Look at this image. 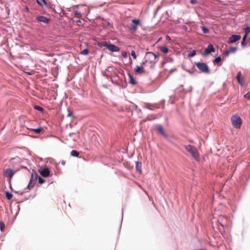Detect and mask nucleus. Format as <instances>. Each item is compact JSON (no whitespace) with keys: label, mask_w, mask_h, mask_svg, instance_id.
<instances>
[{"label":"nucleus","mask_w":250,"mask_h":250,"mask_svg":"<svg viewBox=\"0 0 250 250\" xmlns=\"http://www.w3.org/2000/svg\"><path fill=\"white\" fill-rule=\"evenodd\" d=\"M144 59L142 64L145 65L146 67V69L148 70L154 68L159 60V56L151 52H147L146 53Z\"/></svg>","instance_id":"nucleus-1"},{"label":"nucleus","mask_w":250,"mask_h":250,"mask_svg":"<svg viewBox=\"0 0 250 250\" xmlns=\"http://www.w3.org/2000/svg\"><path fill=\"white\" fill-rule=\"evenodd\" d=\"M184 147L186 150L190 153L195 161L198 162L200 161V154L197 148L195 146L191 145H185Z\"/></svg>","instance_id":"nucleus-2"},{"label":"nucleus","mask_w":250,"mask_h":250,"mask_svg":"<svg viewBox=\"0 0 250 250\" xmlns=\"http://www.w3.org/2000/svg\"><path fill=\"white\" fill-rule=\"evenodd\" d=\"M231 121L233 126L236 128H240L242 125V120L237 115H233L231 118Z\"/></svg>","instance_id":"nucleus-3"},{"label":"nucleus","mask_w":250,"mask_h":250,"mask_svg":"<svg viewBox=\"0 0 250 250\" xmlns=\"http://www.w3.org/2000/svg\"><path fill=\"white\" fill-rule=\"evenodd\" d=\"M196 65L198 69L205 73H209V69L207 64L204 62H198L196 63Z\"/></svg>","instance_id":"nucleus-4"},{"label":"nucleus","mask_w":250,"mask_h":250,"mask_svg":"<svg viewBox=\"0 0 250 250\" xmlns=\"http://www.w3.org/2000/svg\"><path fill=\"white\" fill-rule=\"evenodd\" d=\"M38 178V175L37 173L35 172L34 173H32L31 174V178L28 184V186L27 187V188L29 190H30L33 187L35 186L37 180Z\"/></svg>","instance_id":"nucleus-5"},{"label":"nucleus","mask_w":250,"mask_h":250,"mask_svg":"<svg viewBox=\"0 0 250 250\" xmlns=\"http://www.w3.org/2000/svg\"><path fill=\"white\" fill-rule=\"evenodd\" d=\"M102 46L105 47L107 49L112 52H118L120 51V48L114 44H108L106 42H102Z\"/></svg>","instance_id":"nucleus-6"},{"label":"nucleus","mask_w":250,"mask_h":250,"mask_svg":"<svg viewBox=\"0 0 250 250\" xmlns=\"http://www.w3.org/2000/svg\"><path fill=\"white\" fill-rule=\"evenodd\" d=\"M36 20L38 22H42L45 24H48L49 23L51 19L50 18H48L45 16H37L36 17Z\"/></svg>","instance_id":"nucleus-7"},{"label":"nucleus","mask_w":250,"mask_h":250,"mask_svg":"<svg viewBox=\"0 0 250 250\" xmlns=\"http://www.w3.org/2000/svg\"><path fill=\"white\" fill-rule=\"evenodd\" d=\"M146 67L145 65L142 64V62L140 66H136L135 68V71L137 74H144L146 73Z\"/></svg>","instance_id":"nucleus-8"},{"label":"nucleus","mask_w":250,"mask_h":250,"mask_svg":"<svg viewBox=\"0 0 250 250\" xmlns=\"http://www.w3.org/2000/svg\"><path fill=\"white\" fill-rule=\"evenodd\" d=\"M132 23L130 24L129 26V28L133 31H135L137 30V27L138 25L140 24V21L137 19H133L132 21Z\"/></svg>","instance_id":"nucleus-9"},{"label":"nucleus","mask_w":250,"mask_h":250,"mask_svg":"<svg viewBox=\"0 0 250 250\" xmlns=\"http://www.w3.org/2000/svg\"><path fill=\"white\" fill-rule=\"evenodd\" d=\"M215 48L213 45L210 44L208 45V47L206 48L203 52V55L205 56L208 55L210 52H215Z\"/></svg>","instance_id":"nucleus-10"},{"label":"nucleus","mask_w":250,"mask_h":250,"mask_svg":"<svg viewBox=\"0 0 250 250\" xmlns=\"http://www.w3.org/2000/svg\"><path fill=\"white\" fill-rule=\"evenodd\" d=\"M15 173V171L12 169L8 168L4 171V175L6 177L11 179Z\"/></svg>","instance_id":"nucleus-11"},{"label":"nucleus","mask_w":250,"mask_h":250,"mask_svg":"<svg viewBox=\"0 0 250 250\" xmlns=\"http://www.w3.org/2000/svg\"><path fill=\"white\" fill-rule=\"evenodd\" d=\"M39 172L42 176L44 177H48L50 175V170L48 168L40 169Z\"/></svg>","instance_id":"nucleus-12"},{"label":"nucleus","mask_w":250,"mask_h":250,"mask_svg":"<svg viewBox=\"0 0 250 250\" xmlns=\"http://www.w3.org/2000/svg\"><path fill=\"white\" fill-rule=\"evenodd\" d=\"M240 35H234L229 38V43H232L239 41L241 39Z\"/></svg>","instance_id":"nucleus-13"},{"label":"nucleus","mask_w":250,"mask_h":250,"mask_svg":"<svg viewBox=\"0 0 250 250\" xmlns=\"http://www.w3.org/2000/svg\"><path fill=\"white\" fill-rule=\"evenodd\" d=\"M237 79L239 83L242 84L244 83L243 78L242 76L241 72H239L237 74Z\"/></svg>","instance_id":"nucleus-14"},{"label":"nucleus","mask_w":250,"mask_h":250,"mask_svg":"<svg viewBox=\"0 0 250 250\" xmlns=\"http://www.w3.org/2000/svg\"><path fill=\"white\" fill-rule=\"evenodd\" d=\"M128 76L129 78V83L133 85H136L137 84V82L134 79L133 77L130 74H128Z\"/></svg>","instance_id":"nucleus-15"},{"label":"nucleus","mask_w":250,"mask_h":250,"mask_svg":"<svg viewBox=\"0 0 250 250\" xmlns=\"http://www.w3.org/2000/svg\"><path fill=\"white\" fill-rule=\"evenodd\" d=\"M136 169L139 173H142V163L139 162H136Z\"/></svg>","instance_id":"nucleus-16"},{"label":"nucleus","mask_w":250,"mask_h":250,"mask_svg":"<svg viewBox=\"0 0 250 250\" xmlns=\"http://www.w3.org/2000/svg\"><path fill=\"white\" fill-rule=\"evenodd\" d=\"M157 130L164 136H166L163 127L161 125H158L156 126Z\"/></svg>","instance_id":"nucleus-17"},{"label":"nucleus","mask_w":250,"mask_h":250,"mask_svg":"<svg viewBox=\"0 0 250 250\" xmlns=\"http://www.w3.org/2000/svg\"><path fill=\"white\" fill-rule=\"evenodd\" d=\"M160 50L164 54H167L169 52L168 48L166 46H160L159 47Z\"/></svg>","instance_id":"nucleus-18"},{"label":"nucleus","mask_w":250,"mask_h":250,"mask_svg":"<svg viewBox=\"0 0 250 250\" xmlns=\"http://www.w3.org/2000/svg\"><path fill=\"white\" fill-rule=\"evenodd\" d=\"M244 32H245V35L243 37H244V39H247L248 35L250 33V27H247L246 28H245L244 29Z\"/></svg>","instance_id":"nucleus-19"},{"label":"nucleus","mask_w":250,"mask_h":250,"mask_svg":"<svg viewBox=\"0 0 250 250\" xmlns=\"http://www.w3.org/2000/svg\"><path fill=\"white\" fill-rule=\"evenodd\" d=\"M37 2L41 6H43V5L47 6V3L45 0H37Z\"/></svg>","instance_id":"nucleus-20"},{"label":"nucleus","mask_w":250,"mask_h":250,"mask_svg":"<svg viewBox=\"0 0 250 250\" xmlns=\"http://www.w3.org/2000/svg\"><path fill=\"white\" fill-rule=\"evenodd\" d=\"M80 154V152L76 150H73L71 152V155L74 157H78Z\"/></svg>","instance_id":"nucleus-21"},{"label":"nucleus","mask_w":250,"mask_h":250,"mask_svg":"<svg viewBox=\"0 0 250 250\" xmlns=\"http://www.w3.org/2000/svg\"><path fill=\"white\" fill-rule=\"evenodd\" d=\"M237 50V48L236 47H231L230 48L229 50L227 52V55H228L229 53H233V52H235Z\"/></svg>","instance_id":"nucleus-22"},{"label":"nucleus","mask_w":250,"mask_h":250,"mask_svg":"<svg viewBox=\"0 0 250 250\" xmlns=\"http://www.w3.org/2000/svg\"><path fill=\"white\" fill-rule=\"evenodd\" d=\"M34 109L41 112H43V108L42 107L39 105H35Z\"/></svg>","instance_id":"nucleus-23"},{"label":"nucleus","mask_w":250,"mask_h":250,"mask_svg":"<svg viewBox=\"0 0 250 250\" xmlns=\"http://www.w3.org/2000/svg\"><path fill=\"white\" fill-rule=\"evenodd\" d=\"M201 28H202V30L203 31V32L205 34H207V33H208L209 32V30L208 28H207V27H206L205 26H202L201 27Z\"/></svg>","instance_id":"nucleus-24"},{"label":"nucleus","mask_w":250,"mask_h":250,"mask_svg":"<svg viewBox=\"0 0 250 250\" xmlns=\"http://www.w3.org/2000/svg\"><path fill=\"white\" fill-rule=\"evenodd\" d=\"M196 51L193 50L188 53V56L189 57H192L196 55Z\"/></svg>","instance_id":"nucleus-25"},{"label":"nucleus","mask_w":250,"mask_h":250,"mask_svg":"<svg viewBox=\"0 0 250 250\" xmlns=\"http://www.w3.org/2000/svg\"><path fill=\"white\" fill-rule=\"evenodd\" d=\"M6 197L7 198V199L10 200L12 199L13 195L11 193H10L8 192H6Z\"/></svg>","instance_id":"nucleus-26"},{"label":"nucleus","mask_w":250,"mask_h":250,"mask_svg":"<svg viewBox=\"0 0 250 250\" xmlns=\"http://www.w3.org/2000/svg\"><path fill=\"white\" fill-rule=\"evenodd\" d=\"M5 228V224L2 222H0V229L1 231H4V229Z\"/></svg>","instance_id":"nucleus-27"},{"label":"nucleus","mask_w":250,"mask_h":250,"mask_svg":"<svg viewBox=\"0 0 250 250\" xmlns=\"http://www.w3.org/2000/svg\"><path fill=\"white\" fill-rule=\"evenodd\" d=\"M74 15L77 18H80L81 16V14L79 11H75L74 12Z\"/></svg>","instance_id":"nucleus-28"},{"label":"nucleus","mask_w":250,"mask_h":250,"mask_svg":"<svg viewBox=\"0 0 250 250\" xmlns=\"http://www.w3.org/2000/svg\"><path fill=\"white\" fill-rule=\"evenodd\" d=\"M88 50L87 49H85L81 52V54L83 55H88Z\"/></svg>","instance_id":"nucleus-29"},{"label":"nucleus","mask_w":250,"mask_h":250,"mask_svg":"<svg viewBox=\"0 0 250 250\" xmlns=\"http://www.w3.org/2000/svg\"><path fill=\"white\" fill-rule=\"evenodd\" d=\"M42 130V128H38L36 129H33V130L35 131L36 133H40L41 131Z\"/></svg>","instance_id":"nucleus-30"},{"label":"nucleus","mask_w":250,"mask_h":250,"mask_svg":"<svg viewBox=\"0 0 250 250\" xmlns=\"http://www.w3.org/2000/svg\"><path fill=\"white\" fill-rule=\"evenodd\" d=\"M38 180H39V183L40 184H42L44 183V182H45V180L43 179H42V178L40 177H39L38 178Z\"/></svg>","instance_id":"nucleus-31"},{"label":"nucleus","mask_w":250,"mask_h":250,"mask_svg":"<svg viewBox=\"0 0 250 250\" xmlns=\"http://www.w3.org/2000/svg\"><path fill=\"white\" fill-rule=\"evenodd\" d=\"M244 97L246 99L250 100V91L244 95Z\"/></svg>","instance_id":"nucleus-32"},{"label":"nucleus","mask_w":250,"mask_h":250,"mask_svg":"<svg viewBox=\"0 0 250 250\" xmlns=\"http://www.w3.org/2000/svg\"><path fill=\"white\" fill-rule=\"evenodd\" d=\"M221 61V58L220 57H218L215 58L214 60V62L216 63H219Z\"/></svg>","instance_id":"nucleus-33"},{"label":"nucleus","mask_w":250,"mask_h":250,"mask_svg":"<svg viewBox=\"0 0 250 250\" xmlns=\"http://www.w3.org/2000/svg\"><path fill=\"white\" fill-rule=\"evenodd\" d=\"M131 56H132V57L134 59H136L137 58V56L135 54V52L134 50L132 51L131 53Z\"/></svg>","instance_id":"nucleus-34"},{"label":"nucleus","mask_w":250,"mask_h":250,"mask_svg":"<svg viewBox=\"0 0 250 250\" xmlns=\"http://www.w3.org/2000/svg\"><path fill=\"white\" fill-rule=\"evenodd\" d=\"M122 54L124 58H126L127 57V53L126 51H123L122 53Z\"/></svg>","instance_id":"nucleus-35"},{"label":"nucleus","mask_w":250,"mask_h":250,"mask_svg":"<svg viewBox=\"0 0 250 250\" xmlns=\"http://www.w3.org/2000/svg\"><path fill=\"white\" fill-rule=\"evenodd\" d=\"M246 40V39H244V37L243 38V40L241 42V44L243 46H245L246 45V43H245Z\"/></svg>","instance_id":"nucleus-36"},{"label":"nucleus","mask_w":250,"mask_h":250,"mask_svg":"<svg viewBox=\"0 0 250 250\" xmlns=\"http://www.w3.org/2000/svg\"><path fill=\"white\" fill-rule=\"evenodd\" d=\"M190 2L192 4H196L198 3V1L197 0H190Z\"/></svg>","instance_id":"nucleus-37"},{"label":"nucleus","mask_w":250,"mask_h":250,"mask_svg":"<svg viewBox=\"0 0 250 250\" xmlns=\"http://www.w3.org/2000/svg\"><path fill=\"white\" fill-rule=\"evenodd\" d=\"M72 115H73V112L72 111H69L67 116L70 117V116H72Z\"/></svg>","instance_id":"nucleus-38"},{"label":"nucleus","mask_w":250,"mask_h":250,"mask_svg":"<svg viewBox=\"0 0 250 250\" xmlns=\"http://www.w3.org/2000/svg\"><path fill=\"white\" fill-rule=\"evenodd\" d=\"M167 40H170V37H169V36H167Z\"/></svg>","instance_id":"nucleus-39"},{"label":"nucleus","mask_w":250,"mask_h":250,"mask_svg":"<svg viewBox=\"0 0 250 250\" xmlns=\"http://www.w3.org/2000/svg\"><path fill=\"white\" fill-rule=\"evenodd\" d=\"M26 10L27 11H29V10L28 7H26Z\"/></svg>","instance_id":"nucleus-40"},{"label":"nucleus","mask_w":250,"mask_h":250,"mask_svg":"<svg viewBox=\"0 0 250 250\" xmlns=\"http://www.w3.org/2000/svg\"><path fill=\"white\" fill-rule=\"evenodd\" d=\"M224 218H225L226 220H228V218H227V217H225Z\"/></svg>","instance_id":"nucleus-41"},{"label":"nucleus","mask_w":250,"mask_h":250,"mask_svg":"<svg viewBox=\"0 0 250 250\" xmlns=\"http://www.w3.org/2000/svg\"><path fill=\"white\" fill-rule=\"evenodd\" d=\"M78 22H81V21H80V20H79V21H78Z\"/></svg>","instance_id":"nucleus-42"}]
</instances>
